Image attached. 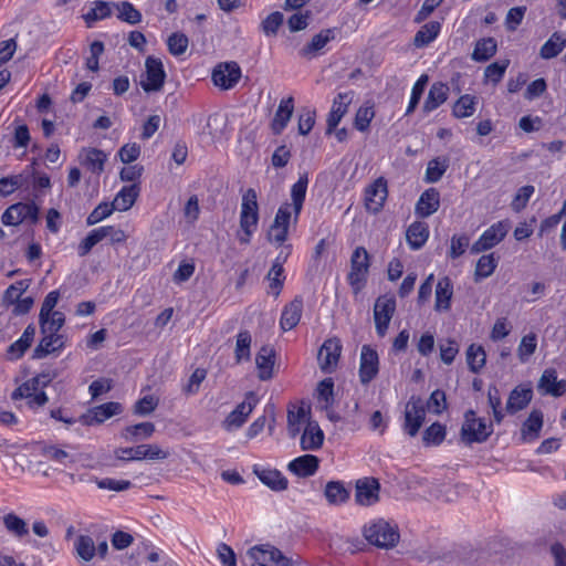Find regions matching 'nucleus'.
Segmentation results:
<instances>
[{
	"label": "nucleus",
	"instance_id": "nucleus-11",
	"mask_svg": "<svg viewBox=\"0 0 566 566\" xmlns=\"http://www.w3.org/2000/svg\"><path fill=\"white\" fill-rule=\"evenodd\" d=\"M342 353L340 340L336 337L326 339L317 354V361L321 370L332 374L336 370Z\"/></svg>",
	"mask_w": 566,
	"mask_h": 566
},
{
	"label": "nucleus",
	"instance_id": "nucleus-41",
	"mask_svg": "<svg viewBox=\"0 0 566 566\" xmlns=\"http://www.w3.org/2000/svg\"><path fill=\"white\" fill-rule=\"evenodd\" d=\"M324 495L331 505H340L349 499V492L338 481H329L325 485Z\"/></svg>",
	"mask_w": 566,
	"mask_h": 566
},
{
	"label": "nucleus",
	"instance_id": "nucleus-58",
	"mask_svg": "<svg viewBox=\"0 0 566 566\" xmlns=\"http://www.w3.org/2000/svg\"><path fill=\"white\" fill-rule=\"evenodd\" d=\"M375 116L373 106H360L355 115L354 126L359 132H366Z\"/></svg>",
	"mask_w": 566,
	"mask_h": 566
},
{
	"label": "nucleus",
	"instance_id": "nucleus-12",
	"mask_svg": "<svg viewBox=\"0 0 566 566\" xmlns=\"http://www.w3.org/2000/svg\"><path fill=\"white\" fill-rule=\"evenodd\" d=\"M426 417V407L420 397L412 396L405 407V430L415 437L421 428Z\"/></svg>",
	"mask_w": 566,
	"mask_h": 566
},
{
	"label": "nucleus",
	"instance_id": "nucleus-28",
	"mask_svg": "<svg viewBox=\"0 0 566 566\" xmlns=\"http://www.w3.org/2000/svg\"><path fill=\"white\" fill-rule=\"evenodd\" d=\"M440 207V196L434 188L423 191L417 201L416 213L421 218H428Z\"/></svg>",
	"mask_w": 566,
	"mask_h": 566
},
{
	"label": "nucleus",
	"instance_id": "nucleus-19",
	"mask_svg": "<svg viewBox=\"0 0 566 566\" xmlns=\"http://www.w3.org/2000/svg\"><path fill=\"white\" fill-rule=\"evenodd\" d=\"M291 252V245H286L284 250L280 252L273 262L269 273L268 280L270 281V292L276 297L280 295L281 290L283 287V282L285 276L283 275L284 269L283 264L287 260Z\"/></svg>",
	"mask_w": 566,
	"mask_h": 566
},
{
	"label": "nucleus",
	"instance_id": "nucleus-3",
	"mask_svg": "<svg viewBox=\"0 0 566 566\" xmlns=\"http://www.w3.org/2000/svg\"><path fill=\"white\" fill-rule=\"evenodd\" d=\"M364 537L369 544L388 549L396 546L399 533L396 525L380 518L365 525Z\"/></svg>",
	"mask_w": 566,
	"mask_h": 566
},
{
	"label": "nucleus",
	"instance_id": "nucleus-42",
	"mask_svg": "<svg viewBox=\"0 0 566 566\" xmlns=\"http://www.w3.org/2000/svg\"><path fill=\"white\" fill-rule=\"evenodd\" d=\"M496 41L493 38L481 39L476 42L472 52V60L484 62L496 53Z\"/></svg>",
	"mask_w": 566,
	"mask_h": 566
},
{
	"label": "nucleus",
	"instance_id": "nucleus-30",
	"mask_svg": "<svg viewBox=\"0 0 566 566\" xmlns=\"http://www.w3.org/2000/svg\"><path fill=\"white\" fill-rule=\"evenodd\" d=\"M453 295V284L450 277H441L436 286V304L434 308L438 312L449 311L451 307V298Z\"/></svg>",
	"mask_w": 566,
	"mask_h": 566
},
{
	"label": "nucleus",
	"instance_id": "nucleus-10",
	"mask_svg": "<svg viewBox=\"0 0 566 566\" xmlns=\"http://www.w3.org/2000/svg\"><path fill=\"white\" fill-rule=\"evenodd\" d=\"M258 402L259 399L253 391L247 392L244 400L239 403L235 409L231 411L224 419L223 428L227 431L241 428L245 423L248 417L251 415Z\"/></svg>",
	"mask_w": 566,
	"mask_h": 566
},
{
	"label": "nucleus",
	"instance_id": "nucleus-56",
	"mask_svg": "<svg viewBox=\"0 0 566 566\" xmlns=\"http://www.w3.org/2000/svg\"><path fill=\"white\" fill-rule=\"evenodd\" d=\"M188 44L187 35L180 32L172 33L167 40L168 51L175 56L182 55L187 51Z\"/></svg>",
	"mask_w": 566,
	"mask_h": 566
},
{
	"label": "nucleus",
	"instance_id": "nucleus-13",
	"mask_svg": "<svg viewBox=\"0 0 566 566\" xmlns=\"http://www.w3.org/2000/svg\"><path fill=\"white\" fill-rule=\"evenodd\" d=\"M145 69L146 80L140 82L143 90L147 93L160 91L166 78L161 60L148 56L145 61Z\"/></svg>",
	"mask_w": 566,
	"mask_h": 566
},
{
	"label": "nucleus",
	"instance_id": "nucleus-18",
	"mask_svg": "<svg viewBox=\"0 0 566 566\" xmlns=\"http://www.w3.org/2000/svg\"><path fill=\"white\" fill-rule=\"evenodd\" d=\"M379 482L375 478H364L356 482L355 499L364 506H370L379 500Z\"/></svg>",
	"mask_w": 566,
	"mask_h": 566
},
{
	"label": "nucleus",
	"instance_id": "nucleus-64",
	"mask_svg": "<svg viewBox=\"0 0 566 566\" xmlns=\"http://www.w3.org/2000/svg\"><path fill=\"white\" fill-rule=\"evenodd\" d=\"M283 23V14L279 11L269 14L261 23L262 31L266 35H275Z\"/></svg>",
	"mask_w": 566,
	"mask_h": 566
},
{
	"label": "nucleus",
	"instance_id": "nucleus-43",
	"mask_svg": "<svg viewBox=\"0 0 566 566\" xmlns=\"http://www.w3.org/2000/svg\"><path fill=\"white\" fill-rule=\"evenodd\" d=\"M497 266V259L493 253L482 255L475 265L474 280L475 282L486 279L493 274Z\"/></svg>",
	"mask_w": 566,
	"mask_h": 566
},
{
	"label": "nucleus",
	"instance_id": "nucleus-25",
	"mask_svg": "<svg viewBox=\"0 0 566 566\" xmlns=\"http://www.w3.org/2000/svg\"><path fill=\"white\" fill-rule=\"evenodd\" d=\"M253 472L259 480L272 491L280 492L287 489L289 481L279 470L260 469L255 467Z\"/></svg>",
	"mask_w": 566,
	"mask_h": 566
},
{
	"label": "nucleus",
	"instance_id": "nucleus-51",
	"mask_svg": "<svg viewBox=\"0 0 566 566\" xmlns=\"http://www.w3.org/2000/svg\"><path fill=\"white\" fill-rule=\"evenodd\" d=\"M449 167L448 158H433L428 163L426 179L429 182H438Z\"/></svg>",
	"mask_w": 566,
	"mask_h": 566
},
{
	"label": "nucleus",
	"instance_id": "nucleus-27",
	"mask_svg": "<svg viewBox=\"0 0 566 566\" xmlns=\"http://www.w3.org/2000/svg\"><path fill=\"white\" fill-rule=\"evenodd\" d=\"M303 312V300L296 296L282 311L280 325L283 331L293 329L300 322Z\"/></svg>",
	"mask_w": 566,
	"mask_h": 566
},
{
	"label": "nucleus",
	"instance_id": "nucleus-52",
	"mask_svg": "<svg viewBox=\"0 0 566 566\" xmlns=\"http://www.w3.org/2000/svg\"><path fill=\"white\" fill-rule=\"evenodd\" d=\"M537 348V337L534 333H530L522 337L518 347L517 356L521 363H526Z\"/></svg>",
	"mask_w": 566,
	"mask_h": 566
},
{
	"label": "nucleus",
	"instance_id": "nucleus-39",
	"mask_svg": "<svg viewBox=\"0 0 566 566\" xmlns=\"http://www.w3.org/2000/svg\"><path fill=\"white\" fill-rule=\"evenodd\" d=\"M566 46V38L559 33L554 32L549 39L542 45L539 56L544 60H551L557 56Z\"/></svg>",
	"mask_w": 566,
	"mask_h": 566
},
{
	"label": "nucleus",
	"instance_id": "nucleus-2",
	"mask_svg": "<svg viewBox=\"0 0 566 566\" xmlns=\"http://www.w3.org/2000/svg\"><path fill=\"white\" fill-rule=\"evenodd\" d=\"M259 223V205L254 189L249 188L242 196L240 211V232L238 240L241 244H248Z\"/></svg>",
	"mask_w": 566,
	"mask_h": 566
},
{
	"label": "nucleus",
	"instance_id": "nucleus-37",
	"mask_svg": "<svg viewBox=\"0 0 566 566\" xmlns=\"http://www.w3.org/2000/svg\"><path fill=\"white\" fill-rule=\"evenodd\" d=\"M429 229L426 223L413 222L406 232V239L412 250L420 249L428 240Z\"/></svg>",
	"mask_w": 566,
	"mask_h": 566
},
{
	"label": "nucleus",
	"instance_id": "nucleus-54",
	"mask_svg": "<svg viewBox=\"0 0 566 566\" xmlns=\"http://www.w3.org/2000/svg\"><path fill=\"white\" fill-rule=\"evenodd\" d=\"M118 19L129 24H137L142 21V13L128 1L116 4Z\"/></svg>",
	"mask_w": 566,
	"mask_h": 566
},
{
	"label": "nucleus",
	"instance_id": "nucleus-6",
	"mask_svg": "<svg viewBox=\"0 0 566 566\" xmlns=\"http://www.w3.org/2000/svg\"><path fill=\"white\" fill-rule=\"evenodd\" d=\"M39 207L33 202H18L11 205L1 216L4 226H19L23 222L35 224L39 221Z\"/></svg>",
	"mask_w": 566,
	"mask_h": 566
},
{
	"label": "nucleus",
	"instance_id": "nucleus-62",
	"mask_svg": "<svg viewBox=\"0 0 566 566\" xmlns=\"http://www.w3.org/2000/svg\"><path fill=\"white\" fill-rule=\"evenodd\" d=\"M305 418V410L298 408L297 411L287 412V432L291 438H295L301 432V424Z\"/></svg>",
	"mask_w": 566,
	"mask_h": 566
},
{
	"label": "nucleus",
	"instance_id": "nucleus-21",
	"mask_svg": "<svg viewBox=\"0 0 566 566\" xmlns=\"http://www.w3.org/2000/svg\"><path fill=\"white\" fill-rule=\"evenodd\" d=\"M537 389L542 395L560 397L566 391V380H557L556 370L547 368L539 377Z\"/></svg>",
	"mask_w": 566,
	"mask_h": 566
},
{
	"label": "nucleus",
	"instance_id": "nucleus-61",
	"mask_svg": "<svg viewBox=\"0 0 566 566\" xmlns=\"http://www.w3.org/2000/svg\"><path fill=\"white\" fill-rule=\"evenodd\" d=\"M22 175H13L0 178V197L12 195L18 188L22 187Z\"/></svg>",
	"mask_w": 566,
	"mask_h": 566
},
{
	"label": "nucleus",
	"instance_id": "nucleus-23",
	"mask_svg": "<svg viewBox=\"0 0 566 566\" xmlns=\"http://www.w3.org/2000/svg\"><path fill=\"white\" fill-rule=\"evenodd\" d=\"M335 39V31L333 29H324L315 34L312 40L300 50V54L306 59L317 56L325 45Z\"/></svg>",
	"mask_w": 566,
	"mask_h": 566
},
{
	"label": "nucleus",
	"instance_id": "nucleus-40",
	"mask_svg": "<svg viewBox=\"0 0 566 566\" xmlns=\"http://www.w3.org/2000/svg\"><path fill=\"white\" fill-rule=\"evenodd\" d=\"M441 23L438 21H430L423 24L413 38V44L417 48H423L430 44L440 33Z\"/></svg>",
	"mask_w": 566,
	"mask_h": 566
},
{
	"label": "nucleus",
	"instance_id": "nucleus-50",
	"mask_svg": "<svg viewBox=\"0 0 566 566\" xmlns=\"http://www.w3.org/2000/svg\"><path fill=\"white\" fill-rule=\"evenodd\" d=\"M42 335L46 333L59 334V331L65 323V316L62 312H54L49 317L39 316Z\"/></svg>",
	"mask_w": 566,
	"mask_h": 566
},
{
	"label": "nucleus",
	"instance_id": "nucleus-17",
	"mask_svg": "<svg viewBox=\"0 0 566 566\" xmlns=\"http://www.w3.org/2000/svg\"><path fill=\"white\" fill-rule=\"evenodd\" d=\"M387 196V181L382 177H380L366 188V209L373 213L379 212L385 203Z\"/></svg>",
	"mask_w": 566,
	"mask_h": 566
},
{
	"label": "nucleus",
	"instance_id": "nucleus-5",
	"mask_svg": "<svg viewBox=\"0 0 566 566\" xmlns=\"http://www.w3.org/2000/svg\"><path fill=\"white\" fill-rule=\"evenodd\" d=\"M492 432V423H486L484 419L476 418L473 410L465 412L464 422L461 427V439L465 444L482 443L488 440Z\"/></svg>",
	"mask_w": 566,
	"mask_h": 566
},
{
	"label": "nucleus",
	"instance_id": "nucleus-36",
	"mask_svg": "<svg viewBox=\"0 0 566 566\" xmlns=\"http://www.w3.org/2000/svg\"><path fill=\"white\" fill-rule=\"evenodd\" d=\"M138 195L139 186L137 184L123 187L114 198L112 205L117 211H127L135 203Z\"/></svg>",
	"mask_w": 566,
	"mask_h": 566
},
{
	"label": "nucleus",
	"instance_id": "nucleus-45",
	"mask_svg": "<svg viewBox=\"0 0 566 566\" xmlns=\"http://www.w3.org/2000/svg\"><path fill=\"white\" fill-rule=\"evenodd\" d=\"M467 361L472 373H479L485 365L486 354L482 346L472 344L467 349Z\"/></svg>",
	"mask_w": 566,
	"mask_h": 566
},
{
	"label": "nucleus",
	"instance_id": "nucleus-15",
	"mask_svg": "<svg viewBox=\"0 0 566 566\" xmlns=\"http://www.w3.org/2000/svg\"><path fill=\"white\" fill-rule=\"evenodd\" d=\"M359 360V380L363 385H367L378 375L379 357L374 348L369 345H364Z\"/></svg>",
	"mask_w": 566,
	"mask_h": 566
},
{
	"label": "nucleus",
	"instance_id": "nucleus-44",
	"mask_svg": "<svg viewBox=\"0 0 566 566\" xmlns=\"http://www.w3.org/2000/svg\"><path fill=\"white\" fill-rule=\"evenodd\" d=\"M251 343L252 337L249 331H241L237 335L234 357L235 361L240 364L243 360H250L251 357Z\"/></svg>",
	"mask_w": 566,
	"mask_h": 566
},
{
	"label": "nucleus",
	"instance_id": "nucleus-63",
	"mask_svg": "<svg viewBox=\"0 0 566 566\" xmlns=\"http://www.w3.org/2000/svg\"><path fill=\"white\" fill-rule=\"evenodd\" d=\"M113 211H115V208L112 203L108 202H101L95 209L88 214L86 219V223L88 226L96 224L104 220L105 218L109 217Z\"/></svg>",
	"mask_w": 566,
	"mask_h": 566
},
{
	"label": "nucleus",
	"instance_id": "nucleus-8",
	"mask_svg": "<svg viewBox=\"0 0 566 566\" xmlns=\"http://www.w3.org/2000/svg\"><path fill=\"white\" fill-rule=\"evenodd\" d=\"M511 223L507 220H501L489 227L480 238L472 244L471 253L478 254L488 251L497 245L506 237Z\"/></svg>",
	"mask_w": 566,
	"mask_h": 566
},
{
	"label": "nucleus",
	"instance_id": "nucleus-38",
	"mask_svg": "<svg viewBox=\"0 0 566 566\" xmlns=\"http://www.w3.org/2000/svg\"><path fill=\"white\" fill-rule=\"evenodd\" d=\"M543 427V412L533 410L522 426V437L525 441H533L538 438Z\"/></svg>",
	"mask_w": 566,
	"mask_h": 566
},
{
	"label": "nucleus",
	"instance_id": "nucleus-20",
	"mask_svg": "<svg viewBox=\"0 0 566 566\" xmlns=\"http://www.w3.org/2000/svg\"><path fill=\"white\" fill-rule=\"evenodd\" d=\"M120 403L113 401L106 402L92 408L86 415L81 417V421L86 426L99 424L111 417L120 413Z\"/></svg>",
	"mask_w": 566,
	"mask_h": 566
},
{
	"label": "nucleus",
	"instance_id": "nucleus-31",
	"mask_svg": "<svg viewBox=\"0 0 566 566\" xmlns=\"http://www.w3.org/2000/svg\"><path fill=\"white\" fill-rule=\"evenodd\" d=\"M533 397V391L528 387H515L507 399L506 402V411L509 413H516L520 410H523L531 402Z\"/></svg>",
	"mask_w": 566,
	"mask_h": 566
},
{
	"label": "nucleus",
	"instance_id": "nucleus-9",
	"mask_svg": "<svg viewBox=\"0 0 566 566\" xmlns=\"http://www.w3.org/2000/svg\"><path fill=\"white\" fill-rule=\"evenodd\" d=\"M396 312V300L394 296L381 295L374 305V321L376 333L384 337L387 333L389 323Z\"/></svg>",
	"mask_w": 566,
	"mask_h": 566
},
{
	"label": "nucleus",
	"instance_id": "nucleus-60",
	"mask_svg": "<svg viewBox=\"0 0 566 566\" xmlns=\"http://www.w3.org/2000/svg\"><path fill=\"white\" fill-rule=\"evenodd\" d=\"M446 438V428L444 426L436 422L432 423L429 428H427L423 432V441L427 444L439 446Z\"/></svg>",
	"mask_w": 566,
	"mask_h": 566
},
{
	"label": "nucleus",
	"instance_id": "nucleus-26",
	"mask_svg": "<svg viewBox=\"0 0 566 566\" xmlns=\"http://www.w3.org/2000/svg\"><path fill=\"white\" fill-rule=\"evenodd\" d=\"M318 464L319 460L316 455L305 454L292 460L287 469L297 476L306 478L315 474Z\"/></svg>",
	"mask_w": 566,
	"mask_h": 566
},
{
	"label": "nucleus",
	"instance_id": "nucleus-35",
	"mask_svg": "<svg viewBox=\"0 0 566 566\" xmlns=\"http://www.w3.org/2000/svg\"><path fill=\"white\" fill-rule=\"evenodd\" d=\"M324 442V433L317 422H308L301 437L303 450H317Z\"/></svg>",
	"mask_w": 566,
	"mask_h": 566
},
{
	"label": "nucleus",
	"instance_id": "nucleus-32",
	"mask_svg": "<svg viewBox=\"0 0 566 566\" xmlns=\"http://www.w3.org/2000/svg\"><path fill=\"white\" fill-rule=\"evenodd\" d=\"M449 87L447 84L437 82L429 90L428 96L423 103L422 111L430 113L437 109L448 99Z\"/></svg>",
	"mask_w": 566,
	"mask_h": 566
},
{
	"label": "nucleus",
	"instance_id": "nucleus-7",
	"mask_svg": "<svg viewBox=\"0 0 566 566\" xmlns=\"http://www.w3.org/2000/svg\"><path fill=\"white\" fill-rule=\"evenodd\" d=\"M115 458L122 461L165 460L169 451L158 444H139L135 448H118L114 451Z\"/></svg>",
	"mask_w": 566,
	"mask_h": 566
},
{
	"label": "nucleus",
	"instance_id": "nucleus-48",
	"mask_svg": "<svg viewBox=\"0 0 566 566\" xmlns=\"http://www.w3.org/2000/svg\"><path fill=\"white\" fill-rule=\"evenodd\" d=\"M317 401L322 409L327 410L334 402V382L331 378L323 379L317 385Z\"/></svg>",
	"mask_w": 566,
	"mask_h": 566
},
{
	"label": "nucleus",
	"instance_id": "nucleus-16",
	"mask_svg": "<svg viewBox=\"0 0 566 566\" xmlns=\"http://www.w3.org/2000/svg\"><path fill=\"white\" fill-rule=\"evenodd\" d=\"M354 97V92L338 93L333 101L331 112L327 116V128L326 134H332L342 118L347 114L348 106L350 105Z\"/></svg>",
	"mask_w": 566,
	"mask_h": 566
},
{
	"label": "nucleus",
	"instance_id": "nucleus-34",
	"mask_svg": "<svg viewBox=\"0 0 566 566\" xmlns=\"http://www.w3.org/2000/svg\"><path fill=\"white\" fill-rule=\"evenodd\" d=\"M248 555L254 562H262L265 565L266 563H272L275 566L284 554L274 546L259 545L251 547L248 551Z\"/></svg>",
	"mask_w": 566,
	"mask_h": 566
},
{
	"label": "nucleus",
	"instance_id": "nucleus-49",
	"mask_svg": "<svg viewBox=\"0 0 566 566\" xmlns=\"http://www.w3.org/2000/svg\"><path fill=\"white\" fill-rule=\"evenodd\" d=\"M155 432L153 422H140L125 429L123 437L127 440L147 439Z\"/></svg>",
	"mask_w": 566,
	"mask_h": 566
},
{
	"label": "nucleus",
	"instance_id": "nucleus-53",
	"mask_svg": "<svg viewBox=\"0 0 566 566\" xmlns=\"http://www.w3.org/2000/svg\"><path fill=\"white\" fill-rule=\"evenodd\" d=\"M112 13L111 7L108 2L105 1H95L91 10L83 15L87 25H92V23L105 19L109 17Z\"/></svg>",
	"mask_w": 566,
	"mask_h": 566
},
{
	"label": "nucleus",
	"instance_id": "nucleus-46",
	"mask_svg": "<svg viewBox=\"0 0 566 566\" xmlns=\"http://www.w3.org/2000/svg\"><path fill=\"white\" fill-rule=\"evenodd\" d=\"M74 547L77 556L84 562L92 560L96 555L95 543L88 535H80L74 542Z\"/></svg>",
	"mask_w": 566,
	"mask_h": 566
},
{
	"label": "nucleus",
	"instance_id": "nucleus-4",
	"mask_svg": "<svg viewBox=\"0 0 566 566\" xmlns=\"http://www.w3.org/2000/svg\"><path fill=\"white\" fill-rule=\"evenodd\" d=\"M370 269V255L364 247H357L350 256V270L347 282L353 293L358 294L365 287Z\"/></svg>",
	"mask_w": 566,
	"mask_h": 566
},
{
	"label": "nucleus",
	"instance_id": "nucleus-1",
	"mask_svg": "<svg viewBox=\"0 0 566 566\" xmlns=\"http://www.w3.org/2000/svg\"><path fill=\"white\" fill-rule=\"evenodd\" d=\"M307 185L308 174L303 172L300 175L298 180L291 188L292 203L285 202L277 209L273 223L268 231V240L271 243L282 245L286 241L292 217L291 209H293L294 212L293 222L296 223L303 209Z\"/></svg>",
	"mask_w": 566,
	"mask_h": 566
},
{
	"label": "nucleus",
	"instance_id": "nucleus-14",
	"mask_svg": "<svg viewBox=\"0 0 566 566\" xmlns=\"http://www.w3.org/2000/svg\"><path fill=\"white\" fill-rule=\"evenodd\" d=\"M211 77L216 86L230 90L239 82L241 69L235 62L220 63L214 67Z\"/></svg>",
	"mask_w": 566,
	"mask_h": 566
},
{
	"label": "nucleus",
	"instance_id": "nucleus-33",
	"mask_svg": "<svg viewBox=\"0 0 566 566\" xmlns=\"http://www.w3.org/2000/svg\"><path fill=\"white\" fill-rule=\"evenodd\" d=\"M294 111L293 97L283 98L276 109L274 118L272 120V129L274 134H281L290 122Z\"/></svg>",
	"mask_w": 566,
	"mask_h": 566
},
{
	"label": "nucleus",
	"instance_id": "nucleus-55",
	"mask_svg": "<svg viewBox=\"0 0 566 566\" xmlns=\"http://www.w3.org/2000/svg\"><path fill=\"white\" fill-rule=\"evenodd\" d=\"M3 525L18 537L27 535L29 532L27 523L14 513H9L3 517Z\"/></svg>",
	"mask_w": 566,
	"mask_h": 566
},
{
	"label": "nucleus",
	"instance_id": "nucleus-47",
	"mask_svg": "<svg viewBox=\"0 0 566 566\" xmlns=\"http://www.w3.org/2000/svg\"><path fill=\"white\" fill-rule=\"evenodd\" d=\"M475 97L465 94L462 95L453 105L452 114L457 118L470 117L475 112Z\"/></svg>",
	"mask_w": 566,
	"mask_h": 566
},
{
	"label": "nucleus",
	"instance_id": "nucleus-59",
	"mask_svg": "<svg viewBox=\"0 0 566 566\" xmlns=\"http://www.w3.org/2000/svg\"><path fill=\"white\" fill-rule=\"evenodd\" d=\"M428 83V75H421L418 81L413 84L411 90V96L409 101V105L407 107L406 114L412 113L417 105L419 104V101L422 96V93L424 91V87Z\"/></svg>",
	"mask_w": 566,
	"mask_h": 566
},
{
	"label": "nucleus",
	"instance_id": "nucleus-24",
	"mask_svg": "<svg viewBox=\"0 0 566 566\" xmlns=\"http://www.w3.org/2000/svg\"><path fill=\"white\" fill-rule=\"evenodd\" d=\"M275 353L271 346H262L255 356L258 377L261 380H269L273 377Z\"/></svg>",
	"mask_w": 566,
	"mask_h": 566
},
{
	"label": "nucleus",
	"instance_id": "nucleus-22",
	"mask_svg": "<svg viewBox=\"0 0 566 566\" xmlns=\"http://www.w3.org/2000/svg\"><path fill=\"white\" fill-rule=\"evenodd\" d=\"M78 160L88 171L99 176L104 171L107 154L93 147L83 148L80 151Z\"/></svg>",
	"mask_w": 566,
	"mask_h": 566
},
{
	"label": "nucleus",
	"instance_id": "nucleus-57",
	"mask_svg": "<svg viewBox=\"0 0 566 566\" xmlns=\"http://www.w3.org/2000/svg\"><path fill=\"white\" fill-rule=\"evenodd\" d=\"M470 244V238L469 235L462 233V234H454L451 238L450 241V250H449V258L451 259H458L468 249Z\"/></svg>",
	"mask_w": 566,
	"mask_h": 566
},
{
	"label": "nucleus",
	"instance_id": "nucleus-29",
	"mask_svg": "<svg viewBox=\"0 0 566 566\" xmlns=\"http://www.w3.org/2000/svg\"><path fill=\"white\" fill-rule=\"evenodd\" d=\"M65 343V338L61 334L46 333L43 335L39 345L33 350V358L41 359L51 353L60 350Z\"/></svg>",
	"mask_w": 566,
	"mask_h": 566
}]
</instances>
